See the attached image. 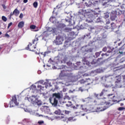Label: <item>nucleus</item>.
Instances as JSON below:
<instances>
[{"mask_svg": "<svg viewBox=\"0 0 125 125\" xmlns=\"http://www.w3.org/2000/svg\"><path fill=\"white\" fill-rule=\"evenodd\" d=\"M46 82H44L43 80H40L35 83H40L41 84H38L37 86L36 85L32 84L30 88H27L23 91L21 93H25V94H37V93H41L42 91L45 90L46 88L50 87L51 86H54L56 89H58L59 86L61 85L62 87H64L65 85L66 86H69L70 83L66 82H59L57 83L56 80H46Z\"/></svg>", "mask_w": 125, "mask_h": 125, "instance_id": "obj_1", "label": "nucleus"}, {"mask_svg": "<svg viewBox=\"0 0 125 125\" xmlns=\"http://www.w3.org/2000/svg\"><path fill=\"white\" fill-rule=\"evenodd\" d=\"M95 96L99 100H95L94 102V104L98 105L97 107L98 111H103L109 108V103L103 99V98L105 99L104 97L103 94H96Z\"/></svg>", "mask_w": 125, "mask_h": 125, "instance_id": "obj_2", "label": "nucleus"}, {"mask_svg": "<svg viewBox=\"0 0 125 125\" xmlns=\"http://www.w3.org/2000/svg\"><path fill=\"white\" fill-rule=\"evenodd\" d=\"M79 15H83L85 18H87L86 21L90 23L93 21L96 17H98V13L91 10H83L81 9L79 11Z\"/></svg>", "mask_w": 125, "mask_h": 125, "instance_id": "obj_3", "label": "nucleus"}, {"mask_svg": "<svg viewBox=\"0 0 125 125\" xmlns=\"http://www.w3.org/2000/svg\"><path fill=\"white\" fill-rule=\"evenodd\" d=\"M62 98V94H53L52 96L49 98V102L53 106L56 107L58 104V100H61Z\"/></svg>", "mask_w": 125, "mask_h": 125, "instance_id": "obj_4", "label": "nucleus"}, {"mask_svg": "<svg viewBox=\"0 0 125 125\" xmlns=\"http://www.w3.org/2000/svg\"><path fill=\"white\" fill-rule=\"evenodd\" d=\"M95 1L96 2H98V1H100V2L103 3V5L104 6H108L110 0H95ZM85 6L87 7H90L93 4V0H91V1H89L88 2H85L84 3Z\"/></svg>", "mask_w": 125, "mask_h": 125, "instance_id": "obj_5", "label": "nucleus"}, {"mask_svg": "<svg viewBox=\"0 0 125 125\" xmlns=\"http://www.w3.org/2000/svg\"><path fill=\"white\" fill-rule=\"evenodd\" d=\"M53 23L55 24V25L58 29H61V30H62V31H64V32H70V31H71V29L65 27H66V25L64 24L60 23L57 20L53 21Z\"/></svg>", "mask_w": 125, "mask_h": 125, "instance_id": "obj_6", "label": "nucleus"}, {"mask_svg": "<svg viewBox=\"0 0 125 125\" xmlns=\"http://www.w3.org/2000/svg\"><path fill=\"white\" fill-rule=\"evenodd\" d=\"M20 98L21 97L19 95H14L12 97V102L10 103V107H13L15 105H18L19 103L17 101H19Z\"/></svg>", "mask_w": 125, "mask_h": 125, "instance_id": "obj_7", "label": "nucleus"}, {"mask_svg": "<svg viewBox=\"0 0 125 125\" xmlns=\"http://www.w3.org/2000/svg\"><path fill=\"white\" fill-rule=\"evenodd\" d=\"M59 69L61 70V73L60 74V77H67L68 76V73L70 69H68V67L66 66H61Z\"/></svg>", "mask_w": 125, "mask_h": 125, "instance_id": "obj_8", "label": "nucleus"}, {"mask_svg": "<svg viewBox=\"0 0 125 125\" xmlns=\"http://www.w3.org/2000/svg\"><path fill=\"white\" fill-rule=\"evenodd\" d=\"M122 11L120 10V9H116L115 10L112 11L111 12V19L112 20V21H114V20H116V18H117V17L119 15H121V13H122Z\"/></svg>", "mask_w": 125, "mask_h": 125, "instance_id": "obj_9", "label": "nucleus"}, {"mask_svg": "<svg viewBox=\"0 0 125 125\" xmlns=\"http://www.w3.org/2000/svg\"><path fill=\"white\" fill-rule=\"evenodd\" d=\"M56 30H57V28L49 27L47 28L46 31L43 33V36H44V37H48L50 34H52V33H55V32H56Z\"/></svg>", "mask_w": 125, "mask_h": 125, "instance_id": "obj_10", "label": "nucleus"}, {"mask_svg": "<svg viewBox=\"0 0 125 125\" xmlns=\"http://www.w3.org/2000/svg\"><path fill=\"white\" fill-rule=\"evenodd\" d=\"M38 41H39V38L36 36L35 39L33 40V44L29 43L28 45V48L29 50L30 51H35V49H36V45H35L34 44H35V42H38Z\"/></svg>", "mask_w": 125, "mask_h": 125, "instance_id": "obj_11", "label": "nucleus"}, {"mask_svg": "<svg viewBox=\"0 0 125 125\" xmlns=\"http://www.w3.org/2000/svg\"><path fill=\"white\" fill-rule=\"evenodd\" d=\"M25 100H27L29 102H31L32 104H35V102L36 100H38V97L37 96H35L34 95H32L31 96L27 95V97H25Z\"/></svg>", "mask_w": 125, "mask_h": 125, "instance_id": "obj_12", "label": "nucleus"}, {"mask_svg": "<svg viewBox=\"0 0 125 125\" xmlns=\"http://www.w3.org/2000/svg\"><path fill=\"white\" fill-rule=\"evenodd\" d=\"M64 41V38L63 36L59 35L56 38V40H55V43L56 44H62L63 43V42Z\"/></svg>", "mask_w": 125, "mask_h": 125, "instance_id": "obj_13", "label": "nucleus"}, {"mask_svg": "<svg viewBox=\"0 0 125 125\" xmlns=\"http://www.w3.org/2000/svg\"><path fill=\"white\" fill-rule=\"evenodd\" d=\"M70 29V31H68L69 34H68V38L69 41L73 40L76 38V35L75 34V32L74 31H72V29Z\"/></svg>", "mask_w": 125, "mask_h": 125, "instance_id": "obj_14", "label": "nucleus"}, {"mask_svg": "<svg viewBox=\"0 0 125 125\" xmlns=\"http://www.w3.org/2000/svg\"><path fill=\"white\" fill-rule=\"evenodd\" d=\"M116 81L115 82L116 86L118 87H122V86H121V76L118 75L116 76Z\"/></svg>", "mask_w": 125, "mask_h": 125, "instance_id": "obj_15", "label": "nucleus"}, {"mask_svg": "<svg viewBox=\"0 0 125 125\" xmlns=\"http://www.w3.org/2000/svg\"><path fill=\"white\" fill-rule=\"evenodd\" d=\"M102 80L105 81V83H104V86L105 87H109V81H110V78L109 76H104L102 78Z\"/></svg>", "mask_w": 125, "mask_h": 125, "instance_id": "obj_16", "label": "nucleus"}, {"mask_svg": "<svg viewBox=\"0 0 125 125\" xmlns=\"http://www.w3.org/2000/svg\"><path fill=\"white\" fill-rule=\"evenodd\" d=\"M99 73H103V69L102 68H99L96 70L91 71V75L95 76L96 74H99Z\"/></svg>", "mask_w": 125, "mask_h": 125, "instance_id": "obj_17", "label": "nucleus"}, {"mask_svg": "<svg viewBox=\"0 0 125 125\" xmlns=\"http://www.w3.org/2000/svg\"><path fill=\"white\" fill-rule=\"evenodd\" d=\"M48 53H50V51H47L46 52H44V53H43V52H41L40 53V52H36V54H40V56L41 58H43L44 57H45V56H46V55H47V54H48Z\"/></svg>", "mask_w": 125, "mask_h": 125, "instance_id": "obj_18", "label": "nucleus"}, {"mask_svg": "<svg viewBox=\"0 0 125 125\" xmlns=\"http://www.w3.org/2000/svg\"><path fill=\"white\" fill-rule=\"evenodd\" d=\"M93 81L91 80L89 78L86 79V81H84L83 79L81 80L80 81V83H87V84H90L91 83H92V82Z\"/></svg>", "mask_w": 125, "mask_h": 125, "instance_id": "obj_19", "label": "nucleus"}, {"mask_svg": "<svg viewBox=\"0 0 125 125\" xmlns=\"http://www.w3.org/2000/svg\"><path fill=\"white\" fill-rule=\"evenodd\" d=\"M123 100H125V98H124L123 99H120V97H117L115 96H113V99L112 100V101L115 103H119L121 101Z\"/></svg>", "mask_w": 125, "mask_h": 125, "instance_id": "obj_20", "label": "nucleus"}, {"mask_svg": "<svg viewBox=\"0 0 125 125\" xmlns=\"http://www.w3.org/2000/svg\"><path fill=\"white\" fill-rule=\"evenodd\" d=\"M43 102L41 100H39L37 98V100H35V104H33V105L35 106L37 104L38 106H41Z\"/></svg>", "mask_w": 125, "mask_h": 125, "instance_id": "obj_21", "label": "nucleus"}, {"mask_svg": "<svg viewBox=\"0 0 125 125\" xmlns=\"http://www.w3.org/2000/svg\"><path fill=\"white\" fill-rule=\"evenodd\" d=\"M118 51L119 50L117 49V47L113 48L112 49L111 51H110V53H111L112 55H114L115 54H118Z\"/></svg>", "mask_w": 125, "mask_h": 125, "instance_id": "obj_22", "label": "nucleus"}, {"mask_svg": "<svg viewBox=\"0 0 125 125\" xmlns=\"http://www.w3.org/2000/svg\"><path fill=\"white\" fill-rule=\"evenodd\" d=\"M86 58H83V62L84 65H87V66H90V62H89L86 61Z\"/></svg>", "mask_w": 125, "mask_h": 125, "instance_id": "obj_23", "label": "nucleus"}, {"mask_svg": "<svg viewBox=\"0 0 125 125\" xmlns=\"http://www.w3.org/2000/svg\"><path fill=\"white\" fill-rule=\"evenodd\" d=\"M24 24L25 23L24 22V21H20L18 25V28H19L20 29H22V28L24 27Z\"/></svg>", "mask_w": 125, "mask_h": 125, "instance_id": "obj_24", "label": "nucleus"}, {"mask_svg": "<svg viewBox=\"0 0 125 125\" xmlns=\"http://www.w3.org/2000/svg\"><path fill=\"white\" fill-rule=\"evenodd\" d=\"M78 97L77 96H71V100L74 102H76L78 101Z\"/></svg>", "mask_w": 125, "mask_h": 125, "instance_id": "obj_25", "label": "nucleus"}, {"mask_svg": "<svg viewBox=\"0 0 125 125\" xmlns=\"http://www.w3.org/2000/svg\"><path fill=\"white\" fill-rule=\"evenodd\" d=\"M125 44L121 47L119 49V53H120V54H123V53H124V52L123 51H121V50H124V49H125Z\"/></svg>", "mask_w": 125, "mask_h": 125, "instance_id": "obj_26", "label": "nucleus"}, {"mask_svg": "<svg viewBox=\"0 0 125 125\" xmlns=\"http://www.w3.org/2000/svg\"><path fill=\"white\" fill-rule=\"evenodd\" d=\"M14 14H15V15H18V14H19V13H20V12L19 11V10H18L17 9H16L14 12H13Z\"/></svg>", "mask_w": 125, "mask_h": 125, "instance_id": "obj_27", "label": "nucleus"}, {"mask_svg": "<svg viewBox=\"0 0 125 125\" xmlns=\"http://www.w3.org/2000/svg\"><path fill=\"white\" fill-rule=\"evenodd\" d=\"M63 100H72V97H69L67 95H65L64 97H63Z\"/></svg>", "mask_w": 125, "mask_h": 125, "instance_id": "obj_28", "label": "nucleus"}, {"mask_svg": "<svg viewBox=\"0 0 125 125\" xmlns=\"http://www.w3.org/2000/svg\"><path fill=\"white\" fill-rule=\"evenodd\" d=\"M54 113L57 115H61V110L60 109H58L54 112Z\"/></svg>", "mask_w": 125, "mask_h": 125, "instance_id": "obj_29", "label": "nucleus"}, {"mask_svg": "<svg viewBox=\"0 0 125 125\" xmlns=\"http://www.w3.org/2000/svg\"><path fill=\"white\" fill-rule=\"evenodd\" d=\"M67 57L62 58V60L61 61V63H66V61H67Z\"/></svg>", "mask_w": 125, "mask_h": 125, "instance_id": "obj_30", "label": "nucleus"}, {"mask_svg": "<svg viewBox=\"0 0 125 125\" xmlns=\"http://www.w3.org/2000/svg\"><path fill=\"white\" fill-rule=\"evenodd\" d=\"M111 26L112 30H114V29H116V28H117V26L114 23H111Z\"/></svg>", "mask_w": 125, "mask_h": 125, "instance_id": "obj_31", "label": "nucleus"}, {"mask_svg": "<svg viewBox=\"0 0 125 125\" xmlns=\"http://www.w3.org/2000/svg\"><path fill=\"white\" fill-rule=\"evenodd\" d=\"M67 65L68 66V69H70V68H72V66L73 65V63L71 62H66Z\"/></svg>", "mask_w": 125, "mask_h": 125, "instance_id": "obj_32", "label": "nucleus"}, {"mask_svg": "<svg viewBox=\"0 0 125 125\" xmlns=\"http://www.w3.org/2000/svg\"><path fill=\"white\" fill-rule=\"evenodd\" d=\"M101 51L100 52H96L95 53L94 57H96V58H97V57H99V56H100V54H101Z\"/></svg>", "mask_w": 125, "mask_h": 125, "instance_id": "obj_33", "label": "nucleus"}, {"mask_svg": "<svg viewBox=\"0 0 125 125\" xmlns=\"http://www.w3.org/2000/svg\"><path fill=\"white\" fill-rule=\"evenodd\" d=\"M48 63L50 64H51V65H54L55 64V62L51 60V59H50L48 61Z\"/></svg>", "mask_w": 125, "mask_h": 125, "instance_id": "obj_34", "label": "nucleus"}, {"mask_svg": "<svg viewBox=\"0 0 125 125\" xmlns=\"http://www.w3.org/2000/svg\"><path fill=\"white\" fill-rule=\"evenodd\" d=\"M106 93H108V90L106 89H103L102 91L101 94H106Z\"/></svg>", "mask_w": 125, "mask_h": 125, "instance_id": "obj_35", "label": "nucleus"}, {"mask_svg": "<svg viewBox=\"0 0 125 125\" xmlns=\"http://www.w3.org/2000/svg\"><path fill=\"white\" fill-rule=\"evenodd\" d=\"M1 18L2 20L4 21V22H6V21H7V18H6V17H5V16H2Z\"/></svg>", "mask_w": 125, "mask_h": 125, "instance_id": "obj_36", "label": "nucleus"}, {"mask_svg": "<svg viewBox=\"0 0 125 125\" xmlns=\"http://www.w3.org/2000/svg\"><path fill=\"white\" fill-rule=\"evenodd\" d=\"M33 6L35 8H37L38 7V2H34L33 3Z\"/></svg>", "mask_w": 125, "mask_h": 125, "instance_id": "obj_37", "label": "nucleus"}, {"mask_svg": "<svg viewBox=\"0 0 125 125\" xmlns=\"http://www.w3.org/2000/svg\"><path fill=\"white\" fill-rule=\"evenodd\" d=\"M118 110L119 111H123L124 110H125V107H120L119 108H118Z\"/></svg>", "mask_w": 125, "mask_h": 125, "instance_id": "obj_38", "label": "nucleus"}, {"mask_svg": "<svg viewBox=\"0 0 125 125\" xmlns=\"http://www.w3.org/2000/svg\"><path fill=\"white\" fill-rule=\"evenodd\" d=\"M79 91H81V92H83V91H85V90H84L83 87H81L79 89Z\"/></svg>", "mask_w": 125, "mask_h": 125, "instance_id": "obj_39", "label": "nucleus"}, {"mask_svg": "<svg viewBox=\"0 0 125 125\" xmlns=\"http://www.w3.org/2000/svg\"><path fill=\"white\" fill-rule=\"evenodd\" d=\"M68 103L69 104H66V106L69 107V106H71V105H72V102H71L68 101Z\"/></svg>", "mask_w": 125, "mask_h": 125, "instance_id": "obj_40", "label": "nucleus"}, {"mask_svg": "<svg viewBox=\"0 0 125 125\" xmlns=\"http://www.w3.org/2000/svg\"><path fill=\"white\" fill-rule=\"evenodd\" d=\"M66 22H68V23H71V19L70 18H68V19H65Z\"/></svg>", "mask_w": 125, "mask_h": 125, "instance_id": "obj_41", "label": "nucleus"}, {"mask_svg": "<svg viewBox=\"0 0 125 125\" xmlns=\"http://www.w3.org/2000/svg\"><path fill=\"white\" fill-rule=\"evenodd\" d=\"M109 52H108L106 54H102V56H106V57H107V56H109Z\"/></svg>", "mask_w": 125, "mask_h": 125, "instance_id": "obj_42", "label": "nucleus"}, {"mask_svg": "<svg viewBox=\"0 0 125 125\" xmlns=\"http://www.w3.org/2000/svg\"><path fill=\"white\" fill-rule=\"evenodd\" d=\"M66 91H67V89H66L65 88H63L62 91H61V94H63V92H66Z\"/></svg>", "mask_w": 125, "mask_h": 125, "instance_id": "obj_43", "label": "nucleus"}, {"mask_svg": "<svg viewBox=\"0 0 125 125\" xmlns=\"http://www.w3.org/2000/svg\"><path fill=\"white\" fill-rule=\"evenodd\" d=\"M104 18L105 19H107V18H109V13L105 14Z\"/></svg>", "mask_w": 125, "mask_h": 125, "instance_id": "obj_44", "label": "nucleus"}, {"mask_svg": "<svg viewBox=\"0 0 125 125\" xmlns=\"http://www.w3.org/2000/svg\"><path fill=\"white\" fill-rule=\"evenodd\" d=\"M30 29H32V30H35V29H36L35 25H31Z\"/></svg>", "mask_w": 125, "mask_h": 125, "instance_id": "obj_45", "label": "nucleus"}, {"mask_svg": "<svg viewBox=\"0 0 125 125\" xmlns=\"http://www.w3.org/2000/svg\"><path fill=\"white\" fill-rule=\"evenodd\" d=\"M39 125H42L44 124V121H39L38 123Z\"/></svg>", "mask_w": 125, "mask_h": 125, "instance_id": "obj_46", "label": "nucleus"}, {"mask_svg": "<svg viewBox=\"0 0 125 125\" xmlns=\"http://www.w3.org/2000/svg\"><path fill=\"white\" fill-rule=\"evenodd\" d=\"M73 119V117H69V118L68 119V121H72Z\"/></svg>", "mask_w": 125, "mask_h": 125, "instance_id": "obj_47", "label": "nucleus"}, {"mask_svg": "<svg viewBox=\"0 0 125 125\" xmlns=\"http://www.w3.org/2000/svg\"><path fill=\"white\" fill-rule=\"evenodd\" d=\"M19 18H21V19H22V18H23V14L22 13L20 14Z\"/></svg>", "mask_w": 125, "mask_h": 125, "instance_id": "obj_48", "label": "nucleus"}, {"mask_svg": "<svg viewBox=\"0 0 125 125\" xmlns=\"http://www.w3.org/2000/svg\"><path fill=\"white\" fill-rule=\"evenodd\" d=\"M103 51H107V47H105L103 49Z\"/></svg>", "mask_w": 125, "mask_h": 125, "instance_id": "obj_49", "label": "nucleus"}, {"mask_svg": "<svg viewBox=\"0 0 125 125\" xmlns=\"http://www.w3.org/2000/svg\"><path fill=\"white\" fill-rule=\"evenodd\" d=\"M11 25H12V22L9 23L8 25V28H9V27H10V26H11Z\"/></svg>", "mask_w": 125, "mask_h": 125, "instance_id": "obj_50", "label": "nucleus"}, {"mask_svg": "<svg viewBox=\"0 0 125 125\" xmlns=\"http://www.w3.org/2000/svg\"><path fill=\"white\" fill-rule=\"evenodd\" d=\"M74 91H75V90H69V93H74Z\"/></svg>", "mask_w": 125, "mask_h": 125, "instance_id": "obj_51", "label": "nucleus"}, {"mask_svg": "<svg viewBox=\"0 0 125 125\" xmlns=\"http://www.w3.org/2000/svg\"><path fill=\"white\" fill-rule=\"evenodd\" d=\"M69 113H70L69 111L65 110V113L66 114H68Z\"/></svg>", "mask_w": 125, "mask_h": 125, "instance_id": "obj_52", "label": "nucleus"}, {"mask_svg": "<svg viewBox=\"0 0 125 125\" xmlns=\"http://www.w3.org/2000/svg\"><path fill=\"white\" fill-rule=\"evenodd\" d=\"M97 22H100V18H98L97 19Z\"/></svg>", "mask_w": 125, "mask_h": 125, "instance_id": "obj_53", "label": "nucleus"}, {"mask_svg": "<svg viewBox=\"0 0 125 125\" xmlns=\"http://www.w3.org/2000/svg\"><path fill=\"white\" fill-rule=\"evenodd\" d=\"M121 60H123L122 61L120 62L121 63H123V62H124V61H125V58H123Z\"/></svg>", "mask_w": 125, "mask_h": 125, "instance_id": "obj_54", "label": "nucleus"}, {"mask_svg": "<svg viewBox=\"0 0 125 125\" xmlns=\"http://www.w3.org/2000/svg\"><path fill=\"white\" fill-rule=\"evenodd\" d=\"M77 65L79 66L81 65V62H76Z\"/></svg>", "mask_w": 125, "mask_h": 125, "instance_id": "obj_55", "label": "nucleus"}, {"mask_svg": "<svg viewBox=\"0 0 125 125\" xmlns=\"http://www.w3.org/2000/svg\"><path fill=\"white\" fill-rule=\"evenodd\" d=\"M2 7H3L4 9H5V8H6V6H5V5L4 4H2Z\"/></svg>", "mask_w": 125, "mask_h": 125, "instance_id": "obj_56", "label": "nucleus"}, {"mask_svg": "<svg viewBox=\"0 0 125 125\" xmlns=\"http://www.w3.org/2000/svg\"><path fill=\"white\" fill-rule=\"evenodd\" d=\"M23 2L24 3H27V2H28V0H23Z\"/></svg>", "mask_w": 125, "mask_h": 125, "instance_id": "obj_57", "label": "nucleus"}, {"mask_svg": "<svg viewBox=\"0 0 125 125\" xmlns=\"http://www.w3.org/2000/svg\"><path fill=\"white\" fill-rule=\"evenodd\" d=\"M38 74H39V75H40V74H42V71H41V70H39L38 71Z\"/></svg>", "mask_w": 125, "mask_h": 125, "instance_id": "obj_58", "label": "nucleus"}, {"mask_svg": "<svg viewBox=\"0 0 125 125\" xmlns=\"http://www.w3.org/2000/svg\"><path fill=\"white\" fill-rule=\"evenodd\" d=\"M4 106L6 108L8 107V105L7 104H4Z\"/></svg>", "mask_w": 125, "mask_h": 125, "instance_id": "obj_59", "label": "nucleus"}, {"mask_svg": "<svg viewBox=\"0 0 125 125\" xmlns=\"http://www.w3.org/2000/svg\"><path fill=\"white\" fill-rule=\"evenodd\" d=\"M5 37H7L8 38H9V35H8V34H6L5 35Z\"/></svg>", "mask_w": 125, "mask_h": 125, "instance_id": "obj_60", "label": "nucleus"}, {"mask_svg": "<svg viewBox=\"0 0 125 125\" xmlns=\"http://www.w3.org/2000/svg\"><path fill=\"white\" fill-rule=\"evenodd\" d=\"M95 60H94L93 62H92L91 63L92 64H95L96 62H95Z\"/></svg>", "mask_w": 125, "mask_h": 125, "instance_id": "obj_61", "label": "nucleus"}, {"mask_svg": "<svg viewBox=\"0 0 125 125\" xmlns=\"http://www.w3.org/2000/svg\"><path fill=\"white\" fill-rule=\"evenodd\" d=\"M72 108H73V109H77V108L75 106H72Z\"/></svg>", "mask_w": 125, "mask_h": 125, "instance_id": "obj_62", "label": "nucleus"}, {"mask_svg": "<svg viewBox=\"0 0 125 125\" xmlns=\"http://www.w3.org/2000/svg\"><path fill=\"white\" fill-rule=\"evenodd\" d=\"M124 81L125 82V75L123 76Z\"/></svg>", "mask_w": 125, "mask_h": 125, "instance_id": "obj_63", "label": "nucleus"}, {"mask_svg": "<svg viewBox=\"0 0 125 125\" xmlns=\"http://www.w3.org/2000/svg\"><path fill=\"white\" fill-rule=\"evenodd\" d=\"M122 42H120V43H118V45L119 46H120V45H121V44H122Z\"/></svg>", "mask_w": 125, "mask_h": 125, "instance_id": "obj_64", "label": "nucleus"}]
</instances>
